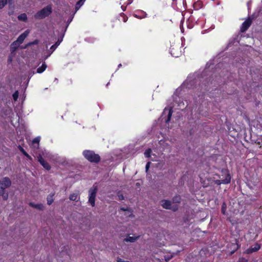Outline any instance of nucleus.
I'll return each mask as SVG.
<instances>
[{"instance_id":"1","label":"nucleus","mask_w":262,"mask_h":262,"mask_svg":"<svg viewBox=\"0 0 262 262\" xmlns=\"http://www.w3.org/2000/svg\"><path fill=\"white\" fill-rule=\"evenodd\" d=\"M11 185V181L8 177H4L0 180V195H2L5 200H7L8 198V193L5 192V190Z\"/></svg>"},{"instance_id":"2","label":"nucleus","mask_w":262,"mask_h":262,"mask_svg":"<svg viewBox=\"0 0 262 262\" xmlns=\"http://www.w3.org/2000/svg\"><path fill=\"white\" fill-rule=\"evenodd\" d=\"M52 7L51 5H48L41 10L37 12L35 15V19H42L49 16L52 13Z\"/></svg>"},{"instance_id":"3","label":"nucleus","mask_w":262,"mask_h":262,"mask_svg":"<svg viewBox=\"0 0 262 262\" xmlns=\"http://www.w3.org/2000/svg\"><path fill=\"white\" fill-rule=\"evenodd\" d=\"M84 157L89 161L92 163H98L100 160V157L98 154H96L91 150H84L83 152Z\"/></svg>"},{"instance_id":"4","label":"nucleus","mask_w":262,"mask_h":262,"mask_svg":"<svg viewBox=\"0 0 262 262\" xmlns=\"http://www.w3.org/2000/svg\"><path fill=\"white\" fill-rule=\"evenodd\" d=\"M221 172L222 174L220 176V179L216 180L215 183L217 185L229 183L231 181V177L227 169H222Z\"/></svg>"},{"instance_id":"5","label":"nucleus","mask_w":262,"mask_h":262,"mask_svg":"<svg viewBox=\"0 0 262 262\" xmlns=\"http://www.w3.org/2000/svg\"><path fill=\"white\" fill-rule=\"evenodd\" d=\"M98 191V186L95 184L89 190V203L92 207L95 205V199Z\"/></svg>"},{"instance_id":"6","label":"nucleus","mask_w":262,"mask_h":262,"mask_svg":"<svg viewBox=\"0 0 262 262\" xmlns=\"http://www.w3.org/2000/svg\"><path fill=\"white\" fill-rule=\"evenodd\" d=\"M169 51L171 55L174 57H178L181 54V51L179 45L171 46Z\"/></svg>"},{"instance_id":"7","label":"nucleus","mask_w":262,"mask_h":262,"mask_svg":"<svg viewBox=\"0 0 262 262\" xmlns=\"http://www.w3.org/2000/svg\"><path fill=\"white\" fill-rule=\"evenodd\" d=\"M29 33V30L25 31L24 33L21 34L17 38V40L12 43V46L14 45H20L23 42L25 38L27 37Z\"/></svg>"},{"instance_id":"8","label":"nucleus","mask_w":262,"mask_h":262,"mask_svg":"<svg viewBox=\"0 0 262 262\" xmlns=\"http://www.w3.org/2000/svg\"><path fill=\"white\" fill-rule=\"evenodd\" d=\"M252 23V18L249 17L245 21H244L240 29L241 32H246L248 28L250 27Z\"/></svg>"},{"instance_id":"9","label":"nucleus","mask_w":262,"mask_h":262,"mask_svg":"<svg viewBox=\"0 0 262 262\" xmlns=\"http://www.w3.org/2000/svg\"><path fill=\"white\" fill-rule=\"evenodd\" d=\"M173 107L174 105L173 104H170L169 105L165 107L162 115H172L173 112Z\"/></svg>"},{"instance_id":"10","label":"nucleus","mask_w":262,"mask_h":262,"mask_svg":"<svg viewBox=\"0 0 262 262\" xmlns=\"http://www.w3.org/2000/svg\"><path fill=\"white\" fill-rule=\"evenodd\" d=\"M160 205L166 209H170L171 206V202L167 200H162L160 201Z\"/></svg>"},{"instance_id":"11","label":"nucleus","mask_w":262,"mask_h":262,"mask_svg":"<svg viewBox=\"0 0 262 262\" xmlns=\"http://www.w3.org/2000/svg\"><path fill=\"white\" fill-rule=\"evenodd\" d=\"M38 161L41 164V165L46 169L49 170L50 166L49 164L46 162L40 155H39L37 157Z\"/></svg>"},{"instance_id":"12","label":"nucleus","mask_w":262,"mask_h":262,"mask_svg":"<svg viewBox=\"0 0 262 262\" xmlns=\"http://www.w3.org/2000/svg\"><path fill=\"white\" fill-rule=\"evenodd\" d=\"M147 13L142 10L138 11L136 12V13L134 14V16L139 19L145 18L147 17Z\"/></svg>"},{"instance_id":"13","label":"nucleus","mask_w":262,"mask_h":262,"mask_svg":"<svg viewBox=\"0 0 262 262\" xmlns=\"http://www.w3.org/2000/svg\"><path fill=\"white\" fill-rule=\"evenodd\" d=\"M29 205L36 209H38L39 210H42L44 209V206L43 204L39 203V204H35L33 202H30L29 203Z\"/></svg>"},{"instance_id":"14","label":"nucleus","mask_w":262,"mask_h":262,"mask_svg":"<svg viewBox=\"0 0 262 262\" xmlns=\"http://www.w3.org/2000/svg\"><path fill=\"white\" fill-rule=\"evenodd\" d=\"M69 199L71 201L76 202L79 201L80 200V196L79 192L73 193L70 195Z\"/></svg>"},{"instance_id":"15","label":"nucleus","mask_w":262,"mask_h":262,"mask_svg":"<svg viewBox=\"0 0 262 262\" xmlns=\"http://www.w3.org/2000/svg\"><path fill=\"white\" fill-rule=\"evenodd\" d=\"M61 40H59V39H58L53 45L51 47L50 49V51L51 52L50 54L52 53L55 50L57 47L60 45Z\"/></svg>"},{"instance_id":"16","label":"nucleus","mask_w":262,"mask_h":262,"mask_svg":"<svg viewBox=\"0 0 262 262\" xmlns=\"http://www.w3.org/2000/svg\"><path fill=\"white\" fill-rule=\"evenodd\" d=\"M54 195V193H50L47 196V204L49 205H51L54 201L53 196Z\"/></svg>"},{"instance_id":"17","label":"nucleus","mask_w":262,"mask_h":262,"mask_svg":"<svg viewBox=\"0 0 262 262\" xmlns=\"http://www.w3.org/2000/svg\"><path fill=\"white\" fill-rule=\"evenodd\" d=\"M47 67V64L44 62L43 63H42V64L41 67H40L37 68V73H42V72H43L46 70Z\"/></svg>"},{"instance_id":"18","label":"nucleus","mask_w":262,"mask_h":262,"mask_svg":"<svg viewBox=\"0 0 262 262\" xmlns=\"http://www.w3.org/2000/svg\"><path fill=\"white\" fill-rule=\"evenodd\" d=\"M17 18L19 20L24 22H26L28 20L27 15L25 13L19 15L17 17Z\"/></svg>"},{"instance_id":"19","label":"nucleus","mask_w":262,"mask_h":262,"mask_svg":"<svg viewBox=\"0 0 262 262\" xmlns=\"http://www.w3.org/2000/svg\"><path fill=\"white\" fill-rule=\"evenodd\" d=\"M138 236L132 237L128 236L124 239V241L125 242L134 243L138 238Z\"/></svg>"},{"instance_id":"20","label":"nucleus","mask_w":262,"mask_h":262,"mask_svg":"<svg viewBox=\"0 0 262 262\" xmlns=\"http://www.w3.org/2000/svg\"><path fill=\"white\" fill-rule=\"evenodd\" d=\"M203 7V3L201 1H198L193 4V8L195 10H199Z\"/></svg>"},{"instance_id":"21","label":"nucleus","mask_w":262,"mask_h":262,"mask_svg":"<svg viewBox=\"0 0 262 262\" xmlns=\"http://www.w3.org/2000/svg\"><path fill=\"white\" fill-rule=\"evenodd\" d=\"M86 0H79L78 1L75 5L76 10H78L84 4Z\"/></svg>"},{"instance_id":"22","label":"nucleus","mask_w":262,"mask_h":262,"mask_svg":"<svg viewBox=\"0 0 262 262\" xmlns=\"http://www.w3.org/2000/svg\"><path fill=\"white\" fill-rule=\"evenodd\" d=\"M18 148L20 151L24 155H25L26 157L30 159H31V157L25 151V150L23 147H21L20 146H19Z\"/></svg>"},{"instance_id":"23","label":"nucleus","mask_w":262,"mask_h":262,"mask_svg":"<svg viewBox=\"0 0 262 262\" xmlns=\"http://www.w3.org/2000/svg\"><path fill=\"white\" fill-rule=\"evenodd\" d=\"M38 42H39V40L38 39H35L34 41H33L32 42H30L28 44H27L26 45L25 47H24V48H26L27 47L30 46L31 45H37L38 43Z\"/></svg>"},{"instance_id":"24","label":"nucleus","mask_w":262,"mask_h":262,"mask_svg":"<svg viewBox=\"0 0 262 262\" xmlns=\"http://www.w3.org/2000/svg\"><path fill=\"white\" fill-rule=\"evenodd\" d=\"M181 197L180 196H175L173 198L172 201L174 203H180L181 202Z\"/></svg>"},{"instance_id":"25","label":"nucleus","mask_w":262,"mask_h":262,"mask_svg":"<svg viewBox=\"0 0 262 262\" xmlns=\"http://www.w3.org/2000/svg\"><path fill=\"white\" fill-rule=\"evenodd\" d=\"M7 4V0H0V10L3 9Z\"/></svg>"},{"instance_id":"26","label":"nucleus","mask_w":262,"mask_h":262,"mask_svg":"<svg viewBox=\"0 0 262 262\" xmlns=\"http://www.w3.org/2000/svg\"><path fill=\"white\" fill-rule=\"evenodd\" d=\"M19 93L18 91H16L12 95L13 100L16 101L18 98Z\"/></svg>"},{"instance_id":"27","label":"nucleus","mask_w":262,"mask_h":262,"mask_svg":"<svg viewBox=\"0 0 262 262\" xmlns=\"http://www.w3.org/2000/svg\"><path fill=\"white\" fill-rule=\"evenodd\" d=\"M151 149L150 148L147 149L144 152V155L146 157L149 158L150 157V154L151 153Z\"/></svg>"},{"instance_id":"28","label":"nucleus","mask_w":262,"mask_h":262,"mask_svg":"<svg viewBox=\"0 0 262 262\" xmlns=\"http://www.w3.org/2000/svg\"><path fill=\"white\" fill-rule=\"evenodd\" d=\"M260 245H256L254 247H251V248L250 249V251L251 252H255L259 250L260 249Z\"/></svg>"},{"instance_id":"29","label":"nucleus","mask_w":262,"mask_h":262,"mask_svg":"<svg viewBox=\"0 0 262 262\" xmlns=\"http://www.w3.org/2000/svg\"><path fill=\"white\" fill-rule=\"evenodd\" d=\"M40 141V137H37L36 138H35V139H33V141H32V143L33 144H37V146L39 145V142Z\"/></svg>"},{"instance_id":"30","label":"nucleus","mask_w":262,"mask_h":262,"mask_svg":"<svg viewBox=\"0 0 262 262\" xmlns=\"http://www.w3.org/2000/svg\"><path fill=\"white\" fill-rule=\"evenodd\" d=\"M121 16L122 17V20L124 23H126L127 21V16L123 13L121 14Z\"/></svg>"},{"instance_id":"31","label":"nucleus","mask_w":262,"mask_h":262,"mask_svg":"<svg viewBox=\"0 0 262 262\" xmlns=\"http://www.w3.org/2000/svg\"><path fill=\"white\" fill-rule=\"evenodd\" d=\"M117 196L120 201L123 200L124 199L123 195L120 191L117 193Z\"/></svg>"},{"instance_id":"32","label":"nucleus","mask_w":262,"mask_h":262,"mask_svg":"<svg viewBox=\"0 0 262 262\" xmlns=\"http://www.w3.org/2000/svg\"><path fill=\"white\" fill-rule=\"evenodd\" d=\"M19 45H17V43H16V45H14V46H12V44H11V46H10L11 50L12 51H15L17 49Z\"/></svg>"},{"instance_id":"33","label":"nucleus","mask_w":262,"mask_h":262,"mask_svg":"<svg viewBox=\"0 0 262 262\" xmlns=\"http://www.w3.org/2000/svg\"><path fill=\"white\" fill-rule=\"evenodd\" d=\"M226 208V205L225 203H224L222 206V212L223 214H225V211Z\"/></svg>"},{"instance_id":"34","label":"nucleus","mask_w":262,"mask_h":262,"mask_svg":"<svg viewBox=\"0 0 262 262\" xmlns=\"http://www.w3.org/2000/svg\"><path fill=\"white\" fill-rule=\"evenodd\" d=\"M173 99L174 100H176L177 103H178L180 101V98H179L178 96H177V94H174L173 96Z\"/></svg>"},{"instance_id":"35","label":"nucleus","mask_w":262,"mask_h":262,"mask_svg":"<svg viewBox=\"0 0 262 262\" xmlns=\"http://www.w3.org/2000/svg\"><path fill=\"white\" fill-rule=\"evenodd\" d=\"M150 162H148L146 163V166H145V171L147 172L149 169V168L150 167Z\"/></svg>"},{"instance_id":"36","label":"nucleus","mask_w":262,"mask_h":262,"mask_svg":"<svg viewBox=\"0 0 262 262\" xmlns=\"http://www.w3.org/2000/svg\"><path fill=\"white\" fill-rule=\"evenodd\" d=\"M173 257V255H171L170 256H165V260L166 261H169L172 257Z\"/></svg>"},{"instance_id":"37","label":"nucleus","mask_w":262,"mask_h":262,"mask_svg":"<svg viewBox=\"0 0 262 262\" xmlns=\"http://www.w3.org/2000/svg\"><path fill=\"white\" fill-rule=\"evenodd\" d=\"M238 262H248V260L245 258H239Z\"/></svg>"},{"instance_id":"38","label":"nucleus","mask_w":262,"mask_h":262,"mask_svg":"<svg viewBox=\"0 0 262 262\" xmlns=\"http://www.w3.org/2000/svg\"><path fill=\"white\" fill-rule=\"evenodd\" d=\"M171 116H167V118L165 120V122L166 123L170 121Z\"/></svg>"},{"instance_id":"39","label":"nucleus","mask_w":262,"mask_h":262,"mask_svg":"<svg viewBox=\"0 0 262 262\" xmlns=\"http://www.w3.org/2000/svg\"><path fill=\"white\" fill-rule=\"evenodd\" d=\"M134 0H128L127 1V5L131 4Z\"/></svg>"},{"instance_id":"40","label":"nucleus","mask_w":262,"mask_h":262,"mask_svg":"<svg viewBox=\"0 0 262 262\" xmlns=\"http://www.w3.org/2000/svg\"><path fill=\"white\" fill-rule=\"evenodd\" d=\"M121 209L123 211H129V210L128 208H121Z\"/></svg>"},{"instance_id":"41","label":"nucleus","mask_w":262,"mask_h":262,"mask_svg":"<svg viewBox=\"0 0 262 262\" xmlns=\"http://www.w3.org/2000/svg\"><path fill=\"white\" fill-rule=\"evenodd\" d=\"M12 13H13V12H8V15L10 16V15H11L12 14Z\"/></svg>"},{"instance_id":"42","label":"nucleus","mask_w":262,"mask_h":262,"mask_svg":"<svg viewBox=\"0 0 262 262\" xmlns=\"http://www.w3.org/2000/svg\"><path fill=\"white\" fill-rule=\"evenodd\" d=\"M122 7V9L123 11H125V7H123V6L121 7Z\"/></svg>"},{"instance_id":"43","label":"nucleus","mask_w":262,"mask_h":262,"mask_svg":"<svg viewBox=\"0 0 262 262\" xmlns=\"http://www.w3.org/2000/svg\"><path fill=\"white\" fill-rule=\"evenodd\" d=\"M16 118H17L16 119H18V120H19V116H18V115H17V116H16Z\"/></svg>"},{"instance_id":"44","label":"nucleus","mask_w":262,"mask_h":262,"mask_svg":"<svg viewBox=\"0 0 262 262\" xmlns=\"http://www.w3.org/2000/svg\"><path fill=\"white\" fill-rule=\"evenodd\" d=\"M122 66V64L120 63L118 65V67L120 68Z\"/></svg>"},{"instance_id":"45","label":"nucleus","mask_w":262,"mask_h":262,"mask_svg":"<svg viewBox=\"0 0 262 262\" xmlns=\"http://www.w3.org/2000/svg\"><path fill=\"white\" fill-rule=\"evenodd\" d=\"M9 62H11V58H9Z\"/></svg>"},{"instance_id":"46","label":"nucleus","mask_w":262,"mask_h":262,"mask_svg":"<svg viewBox=\"0 0 262 262\" xmlns=\"http://www.w3.org/2000/svg\"><path fill=\"white\" fill-rule=\"evenodd\" d=\"M190 135H192V133L191 132V131H190Z\"/></svg>"},{"instance_id":"47","label":"nucleus","mask_w":262,"mask_h":262,"mask_svg":"<svg viewBox=\"0 0 262 262\" xmlns=\"http://www.w3.org/2000/svg\"><path fill=\"white\" fill-rule=\"evenodd\" d=\"M136 185H137V186H139V183H137L136 184Z\"/></svg>"},{"instance_id":"48","label":"nucleus","mask_w":262,"mask_h":262,"mask_svg":"<svg viewBox=\"0 0 262 262\" xmlns=\"http://www.w3.org/2000/svg\"><path fill=\"white\" fill-rule=\"evenodd\" d=\"M9 1H12V0H8Z\"/></svg>"}]
</instances>
